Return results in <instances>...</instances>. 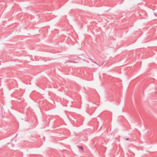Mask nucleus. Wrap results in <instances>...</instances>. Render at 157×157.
Segmentation results:
<instances>
[{"instance_id":"5","label":"nucleus","mask_w":157,"mask_h":157,"mask_svg":"<svg viewBox=\"0 0 157 157\" xmlns=\"http://www.w3.org/2000/svg\"><path fill=\"white\" fill-rule=\"evenodd\" d=\"M92 61L93 62L94 61L93 60H92Z\"/></svg>"},{"instance_id":"2","label":"nucleus","mask_w":157,"mask_h":157,"mask_svg":"<svg viewBox=\"0 0 157 157\" xmlns=\"http://www.w3.org/2000/svg\"><path fill=\"white\" fill-rule=\"evenodd\" d=\"M154 14L155 16L157 17V13H154Z\"/></svg>"},{"instance_id":"1","label":"nucleus","mask_w":157,"mask_h":157,"mask_svg":"<svg viewBox=\"0 0 157 157\" xmlns=\"http://www.w3.org/2000/svg\"><path fill=\"white\" fill-rule=\"evenodd\" d=\"M79 148L81 149L82 150H83V147L82 146L81 147H79Z\"/></svg>"},{"instance_id":"4","label":"nucleus","mask_w":157,"mask_h":157,"mask_svg":"<svg viewBox=\"0 0 157 157\" xmlns=\"http://www.w3.org/2000/svg\"><path fill=\"white\" fill-rule=\"evenodd\" d=\"M93 62L95 63H96V64H98L96 62H95V61H94Z\"/></svg>"},{"instance_id":"3","label":"nucleus","mask_w":157,"mask_h":157,"mask_svg":"<svg viewBox=\"0 0 157 157\" xmlns=\"http://www.w3.org/2000/svg\"><path fill=\"white\" fill-rule=\"evenodd\" d=\"M129 140V138H125V140Z\"/></svg>"}]
</instances>
